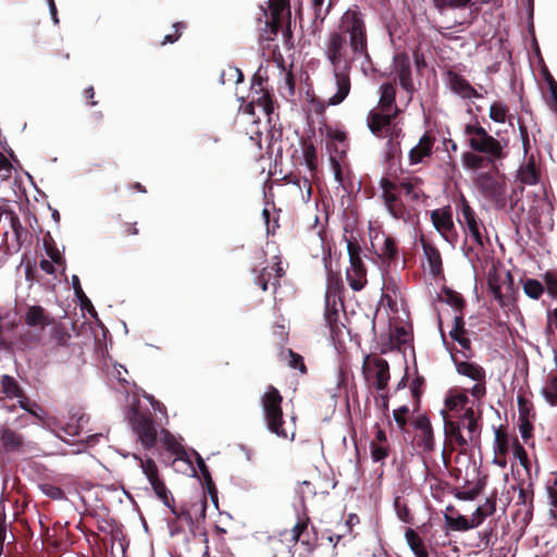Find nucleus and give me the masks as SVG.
I'll return each instance as SVG.
<instances>
[{
  "label": "nucleus",
  "mask_w": 557,
  "mask_h": 557,
  "mask_svg": "<svg viewBox=\"0 0 557 557\" xmlns=\"http://www.w3.org/2000/svg\"><path fill=\"white\" fill-rule=\"evenodd\" d=\"M385 208L394 219L398 220L404 218L405 208L399 201L388 203Z\"/></svg>",
  "instance_id": "6e6d98bb"
},
{
  "label": "nucleus",
  "mask_w": 557,
  "mask_h": 557,
  "mask_svg": "<svg viewBox=\"0 0 557 557\" xmlns=\"http://www.w3.org/2000/svg\"><path fill=\"white\" fill-rule=\"evenodd\" d=\"M282 400L280 392L275 387L269 386L261 397V405L268 430L278 437L287 438L288 434L283 428Z\"/></svg>",
  "instance_id": "f03ea898"
},
{
  "label": "nucleus",
  "mask_w": 557,
  "mask_h": 557,
  "mask_svg": "<svg viewBox=\"0 0 557 557\" xmlns=\"http://www.w3.org/2000/svg\"><path fill=\"white\" fill-rule=\"evenodd\" d=\"M352 60H346L342 67L332 69L333 81L336 87V92L331 96L326 104L330 107L338 106L348 97L351 88L350 70Z\"/></svg>",
  "instance_id": "1a4fd4ad"
},
{
  "label": "nucleus",
  "mask_w": 557,
  "mask_h": 557,
  "mask_svg": "<svg viewBox=\"0 0 557 557\" xmlns=\"http://www.w3.org/2000/svg\"><path fill=\"white\" fill-rule=\"evenodd\" d=\"M394 72L397 75L399 85L411 98L414 86L411 76V62L406 53H398L394 57Z\"/></svg>",
  "instance_id": "f8f14e48"
},
{
  "label": "nucleus",
  "mask_w": 557,
  "mask_h": 557,
  "mask_svg": "<svg viewBox=\"0 0 557 557\" xmlns=\"http://www.w3.org/2000/svg\"><path fill=\"white\" fill-rule=\"evenodd\" d=\"M460 210L461 218H459V223H465L474 242L478 245L483 246V238L480 232V225L476 220L475 212L470 207L469 202L465 199V197L461 198Z\"/></svg>",
  "instance_id": "ddd939ff"
},
{
  "label": "nucleus",
  "mask_w": 557,
  "mask_h": 557,
  "mask_svg": "<svg viewBox=\"0 0 557 557\" xmlns=\"http://www.w3.org/2000/svg\"><path fill=\"white\" fill-rule=\"evenodd\" d=\"M371 458L374 462H380L385 459L388 455L387 449L381 445L371 443Z\"/></svg>",
  "instance_id": "864d4df0"
},
{
  "label": "nucleus",
  "mask_w": 557,
  "mask_h": 557,
  "mask_svg": "<svg viewBox=\"0 0 557 557\" xmlns=\"http://www.w3.org/2000/svg\"><path fill=\"white\" fill-rule=\"evenodd\" d=\"M460 425L467 429L470 442L473 441L475 434L479 432V424L473 408H467L465 410L461 416Z\"/></svg>",
  "instance_id": "c756f323"
},
{
  "label": "nucleus",
  "mask_w": 557,
  "mask_h": 557,
  "mask_svg": "<svg viewBox=\"0 0 557 557\" xmlns=\"http://www.w3.org/2000/svg\"><path fill=\"white\" fill-rule=\"evenodd\" d=\"M24 322L29 327L44 330L46 326L52 325V318L46 313L41 306H30L25 312Z\"/></svg>",
  "instance_id": "f3484780"
},
{
  "label": "nucleus",
  "mask_w": 557,
  "mask_h": 557,
  "mask_svg": "<svg viewBox=\"0 0 557 557\" xmlns=\"http://www.w3.org/2000/svg\"><path fill=\"white\" fill-rule=\"evenodd\" d=\"M525 295L532 299H539L544 292L543 285L534 278H528L523 283Z\"/></svg>",
  "instance_id": "e433bc0d"
},
{
  "label": "nucleus",
  "mask_w": 557,
  "mask_h": 557,
  "mask_svg": "<svg viewBox=\"0 0 557 557\" xmlns=\"http://www.w3.org/2000/svg\"><path fill=\"white\" fill-rule=\"evenodd\" d=\"M234 81L235 84H239L244 82V74L242 70L235 66H228L226 70H223L221 72L219 82L222 85H225L226 83Z\"/></svg>",
  "instance_id": "c9c22d12"
},
{
  "label": "nucleus",
  "mask_w": 557,
  "mask_h": 557,
  "mask_svg": "<svg viewBox=\"0 0 557 557\" xmlns=\"http://www.w3.org/2000/svg\"><path fill=\"white\" fill-rule=\"evenodd\" d=\"M461 429L460 422L457 421H449L445 423V430L448 432L451 436H455V434L459 433Z\"/></svg>",
  "instance_id": "0e129e2a"
},
{
  "label": "nucleus",
  "mask_w": 557,
  "mask_h": 557,
  "mask_svg": "<svg viewBox=\"0 0 557 557\" xmlns=\"http://www.w3.org/2000/svg\"><path fill=\"white\" fill-rule=\"evenodd\" d=\"M508 109L506 104L494 102L490 107V117L496 123H504L506 121Z\"/></svg>",
  "instance_id": "ea45409f"
},
{
  "label": "nucleus",
  "mask_w": 557,
  "mask_h": 557,
  "mask_svg": "<svg viewBox=\"0 0 557 557\" xmlns=\"http://www.w3.org/2000/svg\"><path fill=\"white\" fill-rule=\"evenodd\" d=\"M133 431L137 434L138 441L145 449H150L157 443V426L153 419L141 414L137 409H133L131 418Z\"/></svg>",
  "instance_id": "6e6552de"
},
{
  "label": "nucleus",
  "mask_w": 557,
  "mask_h": 557,
  "mask_svg": "<svg viewBox=\"0 0 557 557\" xmlns=\"http://www.w3.org/2000/svg\"><path fill=\"white\" fill-rule=\"evenodd\" d=\"M446 76L450 89L459 97L463 99H473L482 97L460 74L453 71H448Z\"/></svg>",
  "instance_id": "4468645a"
},
{
  "label": "nucleus",
  "mask_w": 557,
  "mask_h": 557,
  "mask_svg": "<svg viewBox=\"0 0 557 557\" xmlns=\"http://www.w3.org/2000/svg\"><path fill=\"white\" fill-rule=\"evenodd\" d=\"M287 354L289 356V366L293 369H299L301 372H306V366L304 363L302 357L290 349H287Z\"/></svg>",
  "instance_id": "5fc2aeb1"
},
{
  "label": "nucleus",
  "mask_w": 557,
  "mask_h": 557,
  "mask_svg": "<svg viewBox=\"0 0 557 557\" xmlns=\"http://www.w3.org/2000/svg\"><path fill=\"white\" fill-rule=\"evenodd\" d=\"M423 253L428 260L430 273L433 276L438 275L442 272V257L436 247L425 240H421Z\"/></svg>",
  "instance_id": "6ab92c4d"
},
{
  "label": "nucleus",
  "mask_w": 557,
  "mask_h": 557,
  "mask_svg": "<svg viewBox=\"0 0 557 557\" xmlns=\"http://www.w3.org/2000/svg\"><path fill=\"white\" fill-rule=\"evenodd\" d=\"M485 394V385L478 382L471 388V395L475 398H481Z\"/></svg>",
  "instance_id": "338daca9"
},
{
  "label": "nucleus",
  "mask_w": 557,
  "mask_h": 557,
  "mask_svg": "<svg viewBox=\"0 0 557 557\" xmlns=\"http://www.w3.org/2000/svg\"><path fill=\"white\" fill-rule=\"evenodd\" d=\"M39 488L42 492V494H45L46 496H48L51 499H54V500L65 499V493L59 486L45 483V484L39 485Z\"/></svg>",
  "instance_id": "a19ab883"
},
{
  "label": "nucleus",
  "mask_w": 557,
  "mask_h": 557,
  "mask_svg": "<svg viewBox=\"0 0 557 557\" xmlns=\"http://www.w3.org/2000/svg\"><path fill=\"white\" fill-rule=\"evenodd\" d=\"M469 401V397L465 393L450 395L445 399V406L449 410H456L459 407L463 408Z\"/></svg>",
  "instance_id": "58836bf2"
},
{
  "label": "nucleus",
  "mask_w": 557,
  "mask_h": 557,
  "mask_svg": "<svg viewBox=\"0 0 557 557\" xmlns=\"http://www.w3.org/2000/svg\"><path fill=\"white\" fill-rule=\"evenodd\" d=\"M0 383L2 393H4L7 397L18 398V400L25 397L22 387L18 385V383L13 376L9 374H3L1 376Z\"/></svg>",
  "instance_id": "a878e982"
},
{
  "label": "nucleus",
  "mask_w": 557,
  "mask_h": 557,
  "mask_svg": "<svg viewBox=\"0 0 557 557\" xmlns=\"http://www.w3.org/2000/svg\"><path fill=\"white\" fill-rule=\"evenodd\" d=\"M133 457L140 462V468L149 481L152 490L157 497L162 502V504L170 508L174 515H177L174 508V498L171 495V492L166 488L164 483L158 476V468L156 462L152 459L143 460L137 455L133 454Z\"/></svg>",
  "instance_id": "423d86ee"
},
{
  "label": "nucleus",
  "mask_w": 557,
  "mask_h": 557,
  "mask_svg": "<svg viewBox=\"0 0 557 557\" xmlns=\"http://www.w3.org/2000/svg\"><path fill=\"white\" fill-rule=\"evenodd\" d=\"M434 138L425 133L418 144L409 151V159L411 164H418L423 161L425 157L431 156Z\"/></svg>",
  "instance_id": "a211bd4d"
},
{
  "label": "nucleus",
  "mask_w": 557,
  "mask_h": 557,
  "mask_svg": "<svg viewBox=\"0 0 557 557\" xmlns=\"http://www.w3.org/2000/svg\"><path fill=\"white\" fill-rule=\"evenodd\" d=\"M162 434L163 443L166 448L172 450L176 455L177 459L189 462L186 450L176 442L174 435L165 430H162Z\"/></svg>",
  "instance_id": "7c9ffc66"
},
{
  "label": "nucleus",
  "mask_w": 557,
  "mask_h": 557,
  "mask_svg": "<svg viewBox=\"0 0 557 557\" xmlns=\"http://www.w3.org/2000/svg\"><path fill=\"white\" fill-rule=\"evenodd\" d=\"M531 431H532V425L528 421H524V422L521 423V425H520V434H521V437L524 441L530 437Z\"/></svg>",
  "instance_id": "774afa93"
},
{
  "label": "nucleus",
  "mask_w": 557,
  "mask_h": 557,
  "mask_svg": "<svg viewBox=\"0 0 557 557\" xmlns=\"http://www.w3.org/2000/svg\"><path fill=\"white\" fill-rule=\"evenodd\" d=\"M30 443L24 441L16 431L2 426L0 429V453L24 455L28 451Z\"/></svg>",
  "instance_id": "9b49d317"
},
{
  "label": "nucleus",
  "mask_w": 557,
  "mask_h": 557,
  "mask_svg": "<svg viewBox=\"0 0 557 557\" xmlns=\"http://www.w3.org/2000/svg\"><path fill=\"white\" fill-rule=\"evenodd\" d=\"M272 20L280 21L285 13H289V0H269Z\"/></svg>",
  "instance_id": "f704fd0d"
},
{
  "label": "nucleus",
  "mask_w": 557,
  "mask_h": 557,
  "mask_svg": "<svg viewBox=\"0 0 557 557\" xmlns=\"http://www.w3.org/2000/svg\"><path fill=\"white\" fill-rule=\"evenodd\" d=\"M87 421H88V418H86L85 414H81L77 418V423L76 424L70 422L65 426H62L61 431L66 436H71V437L78 436L81 434V431H79L81 426L84 423H87Z\"/></svg>",
  "instance_id": "79ce46f5"
},
{
  "label": "nucleus",
  "mask_w": 557,
  "mask_h": 557,
  "mask_svg": "<svg viewBox=\"0 0 557 557\" xmlns=\"http://www.w3.org/2000/svg\"><path fill=\"white\" fill-rule=\"evenodd\" d=\"M496 510V498H486L483 505H480L471 515V521L474 528L479 527L483 520L492 516Z\"/></svg>",
  "instance_id": "393cba45"
},
{
  "label": "nucleus",
  "mask_w": 557,
  "mask_h": 557,
  "mask_svg": "<svg viewBox=\"0 0 557 557\" xmlns=\"http://www.w3.org/2000/svg\"><path fill=\"white\" fill-rule=\"evenodd\" d=\"M444 521L446 525L454 531L465 532L474 528L471 519H468L466 516L462 515L453 517L449 513H444Z\"/></svg>",
  "instance_id": "cd10ccee"
},
{
  "label": "nucleus",
  "mask_w": 557,
  "mask_h": 557,
  "mask_svg": "<svg viewBox=\"0 0 557 557\" xmlns=\"http://www.w3.org/2000/svg\"><path fill=\"white\" fill-rule=\"evenodd\" d=\"M71 284H72V288L74 290V295L78 300L81 309L86 310L92 318L97 319V317H98L97 311H96L95 307L92 306L90 299L84 293V290L81 286L79 277L76 274L72 275Z\"/></svg>",
  "instance_id": "aec40b11"
},
{
  "label": "nucleus",
  "mask_w": 557,
  "mask_h": 557,
  "mask_svg": "<svg viewBox=\"0 0 557 557\" xmlns=\"http://www.w3.org/2000/svg\"><path fill=\"white\" fill-rule=\"evenodd\" d=\"M304 157H305L306 166L309 169V171L313 172L317 168V162H315L317 156H315V149H314L313 145H307L304 148Z\"/></svg>",
  "instance_id": "de8ad7c7"
},
{
  "label": "nucleus",
  "mask_w": 557,
  "mask_h": 557,
  "mask_svg": "<svg viewBox=\"0 0 557 557\" xmlns=\"http://www.w3.org/2000/svg\"><path fill=\"white\" fill-rule=\"evenodd\" d=\"M483 161H484L483 157L478 156L473 152H465L462 154V162H463L465 166L472 169V170L482 168Z\"/></svg>",
  "instance_id": "a18cd8bd"
},
{
  "label": "nucleus",
  "mask_w": 557,
  "mask_h": 557,
  "mask_svg": "<svg viewBox=\"0 0 557 557\" xmlns=\"http://www.w3.org/2000/svg\"><path fill=\"white\" fill-rule=\"evenodd\" d=\"M347 251L350 268L346 270V280L352 290L359 292L367 283V271L360 257V247L347 240Z\"/></svg>",
  "instance_id": "0eeeda50"
},
{
  "label": "nucleus",
  "mask_w": 557,
  "mask_h": 557,
  "mask_svg": "<svg viewBox=\"0 0 557 557\" xmlns=\"http://www.w3.org/2000/svg\"><path fill=\"white\" fill-rule=\"evenodd\" d=\"M341 28L344 35L349 36L350 50L362 52L368 37L363 15L357 7L344 12L341 18Z\"/></svg>",
  "instance_id": "7ed1b4c3"
},
{
  "label": "nucleus",
  "mask_w": 557,
  "mask_h": 557,
  "mask_svg": "<svg viewBox=\"0 0 557 557\" xmlns=\"http://www.w3.org/2000/svg\"><path fill=\"white\" fill-rule=\"evenodd\" d=\"M409 412L408 406H400L398 409L393 411V418L400 429H404L407 424V413Z\"/></svg>",
  "instance_id": "603ef678"
},
{
  "label": "nucleus",
  "mask_w": 557,
  "mask_h": 557,
  "mask_svg": "<svg viewBox=\"0 0 557 557\" xmlns=\"http://www.w3.org/2000/svg\"><path fill=\"white\" fill-rule=\"evenodd\" d=\"M396 113L397 109L394 114L370 113L368 116V127L370 132L376 137H388L387 144L392 153L396 152V147L398 145L397 139L401 133V131L396 128L393 124Z\"/></svg>",
  "instance_id": "20e7f679"
},
{
  "label": "nucleus",
  "mask_w": 557,
  "mask_h": 557,
  "mask_svg": "<svg viewBox=\"0 0 557 557\" xmlns=\"http://www.w3.org/2000/svg\"><path fill=\"white\" fill-rule=\"evenodd\" d=\"M208 494L210 495L211 502L218 508V491L213 482L206 484Z\"/></svg>",
  "instance_id": "69168bd1"
},
{
  "label": "nucleus",
  "mask_w": 557,
  "mask_h": 557,
  "mask_svg": "<svg viewBox=\"0 0 557 557\" xmlns=\"http://www.w3.org/2000/svg\"><path fill=\"white\" fill-rule=\"evenodd\" d=\"M545 282L548 293L553 297H557V278L550 274H546Z\"/></svg>",
  "instance_id": "bf43d9fd"
},
{
  "label": "nucleus",
  "mask_w": 557,
  "mask_h": 557,
  "mask_svg": "<svg viewBox=\"0 0 557 557\" xmlns=\"http://www.w3.org/2000/svg\"><path fill=\"white\" fill-rule=\"evenodd\" d=\"M541 394L550 406H557V375L548 377L547 386L541 389Z\"/></svg>",
  "instance_id": "72a5a7b5"
},
{
  "label": "nucleus",
  "mask_w": 557,
  "mask_h": 557,
  "mask_svg": "<svg viewBox=\"0 0 557 557\" xmlns=\"http://www.w3.org/2000/svg\"><path fill=\"white\" fill-rule=\"evenodd\" d=\"M325 0H311V10L313 11V22L322 24L331 12L332 1L324 7Z\"/></svg>",
  "instance_id": "2f4dec72"
},
{
  "label": "nucleus",
  "mask_w": 557,
  "mask_h": 557,
  "mask_svg": "<svg viewBox=\"0 0 557 557\" xmlns=\"http://www.w3.org/2000/svg\"><path fill=\"white\" fill-rule=\"evenodd\" d=\"M481 491H482V485L480 483H478L475 486H473L470 490L456 492L455 497L459 500L470 502V500H474L478 497V495L481 493Z\"/></svg>",
  "instance_id": "49530a36"
},
{
  "label": "nucleus",
  "mask_w": 557,
  "mask_h": 557,
  "mask_svg": "<svg viewBox=\"0 0 557 557\" xmlns=\"http://www.w3.org/2000/svg\"><path fill=\"white\" fill-rule=\"evenodd\" d=\"M382 253L387 260H393L397 255L396 245L393 238L386 237L382 247Z\"/></svg>",
  "instance_id": "8fccbe9b"
},
{
  "label": "nucleus",
  "mask_w": 557,
  "mask_h": 557,
  "mask_svg": "<svg viewBox=\"0 0 557 557\" xmlns=\"http://www.w3.org/2000/svg\"><path fill=\"white\" fill-rule=\"evenodd\" d=\"M396 91L393 83H383L380 86V106L382 109L381 114H391V111L395 108Z\"/></svg>",
  "instance_id": "412c9836"
},
{
  "label": "nucleus",
  "mask_w": 557,
  "mask_h": 557,
  "mask_svg": "<svg viewBox=\"0 0 557 557\" xmlns=\"http://www.w3.org/2000/svg\"><path fill=\"white\" fill-rule=\"evenodd\" d=\"M347 39L346 36L339 32H331L324 41L323 53L330 62L332 69L342 67L344 62V54L346 52Z\"/></svg>",
  "instance_id": "9d476101"
},
{
  "label": "nucleus",
  "mask_w": 557,
  "mask_h": 557,
  "mask_svg": "<svg viewBox=\"0 0 557 557\" xmlns=\"http://www.w3.org/2000/svg\"><path fill=\"white\" fill-rule=\"evenodd\" d=\"M173 28L175 29L174 34L166 35L162 41V45L174 44L177 41L181 36V30L185 28V24L183 22L174 23Z\"/></svg>",
  "instance_id": "4d7b16f0"
},
{
  "label": "nucleus",
  "mask_w": 557,
  "mask_h": 557,
  "mask_svg": "<svg viewBox=\"0 0 557 557\" xmlns=\"http://www.w3.org/2000/svg\"><path fill=\"white\" fill-rule=\"evenodd\" d=\"M444 293H445L444 301L447 305H449L450 307H453L454 309H457V310H461L463 308L465 301L460 294L449 290V289H445Z\"/></svg>",
  "instance_id": "c03bdc74"
},
{
  "label": "nucleus",
  "mask_w": 557,
  "mask_h": 557,
  "mask_svg": "<svg viewBox=\"0 0 557 557\" xmlns=\"http://www.w3.org/2000/svg\"><path fill=\"white\" fill-rule=\"evenodd\" d=\"M193 454L195 455L197 467H198L199 471L201 472L205 483L208 484V483L213 482L210 471H209L203 458L196 450H193Z\"/></svg>",
  "instance_id": "09e8293b"
},
{
  "label": "nucleus",
  "mask_w": 557,
  "mask_h": 557,
  "mask_svg": "<svg viewBox=\"0 0 557 557\" xmlns=\"http://www.w3.org/2000/svg\"><path fill=\"white\" fill-rule=\"evenodd\" d=\"M406 542L416 557H429L425 545L418 533L412 529L405 532Z\"/></svg>",
  "instance_id": "bb28decb"
},
{
  "label": "nucleus",
  "mask_w": 557,
  "mask_h": 557,
  "mask_svg": "<svg viewBox=\"0 0 557 557\" xmlns=\"http://www.w3.org/2000/svg\"><path fill=\"white\" fill-rule=\"evenodd\" d=\"M307 529V522L305 521H298L293 530H292V533H293V536H292V540L295 541V542H298L299 539H300V535L302 534V532Z\"/></svg>",
  "instance_id": "052dcab7"
},
{
  "label": "nucleus",
  "mask_w": 557,
  "mask_h": 557,
  "mask_svg": "<svg viewBox=\"0 0 557 557\" xmlns=\"http://www.w3.org/2000/svg\"><path fill=\"white\" fill-rule=\"evenodd\" d=\"M394 509H395V512H396V516L398 517V519L405 523H410L412 518L410 516V512H409V509L407 507V505L405 504H401L400 502V497H395L394 499Z\"/></svg>",
  "instance_id": "37998d69"
},
{
  "label": "nucleus",
  "mask_w": 557,
  "mask_h": 557,
  "mask_svg": "<svg viewBox=\"0 0 557 557\" xmlns=\"http://www.w3.org/2000/svg\"><path fill=\"white\" fill-rule=\"evenodd\" d=\"M431 221L435 230L446 240L450 242L449 233L454 230L451 212L446 209H436L431 212Z\"/></svg>",
  "instance_id": "2eb2a0df"
},
{
  "label": "nucleus",
  "mask_w": 557,
  "mask_h": 557,
  "mask_svg": "<svg viewBox=\"0 0 557 557\" xmlns=\"http://www.w3.org/2000/svg\"><path fill=\"white\" fill-rule=\"evenodd\" d=\"M413 426L416 430L420 431L419 445L422 446L425 451H432L435 443L430 419L425 416H420L414 420Z\"/></svg>",
  "instance_id": "dca6fc26"
},
{
  "label": "nucleus",
  "mask_w": 557,
  "mask_h": 557,
  "mask_svg": "<svg viewBox=\"0 0 557 557\" xmlns=\"http://www.w3.org/2000/svg\"><path fill=\"white\" fill-rule=\"evenodd\" d=\"M518 178L524 185H535L537 183V170L533 160L520 166Z\"/></svg>",
  "instance_id": "c85d7f7f"
},
{
  "label": "nucleus",
  "mask_w": 557,
  "mask_h": 557,
  "mask_svg": "<svg viewBox=\"0 0 557 557\" xmlns=\"http://www.w3.org/2000/svg\"><path fill=\"white\" fill-rule=\"evenodd\" d=\"M275 271V280L272 282V286L274 288V290H276L277 286H278V278L281 276L284 275V271L283 269L280 267L278 263H276V267L275 269L272 268L271 270H269L268 268H263L261 273L258 274L256 277H255V283L257 285H259L261 287L262 290H267L268 289V284H269V281L271 280L272 277V271Z\"/></svg>",
  "instance_id": "b1692460"
},
{
  "label": "nucleus",
  "mask_w": 557,
  "mask_h": 557,
  "mask_svg": "<svg viewBox=\"0 0 557 557\" xmlns=\"http://www.w3.org/2000/svg\"><path fill=\"white\" fill-rule=\"evenodd\" d=\"M18 407L34 416L39 420H44V410L36 403H30L29 399L25 396L23 399L18 400Z\"/></svg>",
  "instance_id": "4c0bfd02"
},
{
  "label": "nucleus",
  "mask_w": 557,
  "mask_h": 557,
  "mask_svg": "<svg viewBox=\"0 0 557 557\" xmlns=\"http://www.w3.org/2000/svg\"><path fill=\"white\" fill-rule=\"evenodd\" d=\"M51 337L58 346L66 347L71 338L67 327L62 323H53L51 329Z\"/></svg>",
  "instance_id": "473e14b6"
},
{
  "label": "nucleus",
  "mask_w": 557,
  "mask_h": 557,
  "mask_svg": "<svg viewBox=\"0 0 557 557\" xmlns=\"http://www.w3.org/2000/svg\"><path fill=\"white\" fill-rule=\"evenodd\" d=\"M515 456L519 459L521 466L529 472V460L525 449L520 445L517 444L515 446Z\"/></svg>",
  "instance_id": "13d9d810"
},
{
  "label": "nucleus",
  "mask_w": 557,
  "mask_h": 557,
  "mask_svg": "<svg viewBox=\"0 0 557 557\" xmlns=\"http://www.w3.org/2000/svg\"><path fill=\"white\" fill-rule=\"evenodd\" d=\"M375 368V387L377 391L386 388L389 380V366L383 358H376L373 361Z\"/></svg>",
  "instance_id": "5701e85b"
},
{
  "label": "nucleus",
  "mask_w": 557,
  "mask_h": 557,
  "mask_svg": "<svg viewBox=\"0 0 557 557\" xmlns=\"http://www.w3.org/2000/svg\"><path fill=\"white\" fill-rule=\"evenodd\" d=\"M11 173V164L0 152V176L8 178Z\"/></svg>",
  "instance_id": "680f3d73"
},
{
  "label": "nucleus",
  "mask_w": 557,
  "mask_h": 557,
  "mask_svg": "<svg viewBox=\"0 0 557 557\" xmlns=\"http://www.w3.org/2000/svg\"><path fill=\"white\" fill-rule=\"evenodd\" d=\"M546 82H547V85H548V88H549L550 97L554 100V102L557 104V83L553 78L552 75H548L546 77Z\"/></svg>",
  "instance_id": "e2e57ef3"
},
{
  "label": "nucleus",
  "mask_w": 557,
  "mask_h": 557,
  "mask_svg": "<svg viewBox=\"0 0 557 557\" xmlns=\"http://www.w3.org/2000/svg\"><path fill=\"white\" fill-rule=\"evenodd\" d=\"M455 364H456V370L460 375L467 376L476 382L484 381L485 370L481 366H479L476 363H472V362H467V361H460V362L455 361Z\"/></svg>",
  "instance_id": "4be33fe9"
},
{
  "label": "nucleus",
  "mask_w": 557,
  "mask_h": 557,
  "mask_svg": "<svg viewBox=\"0 0 557 557\" xmlns=\"http://www.w3.org/2000/svg\"><path fill=\"white\" fill-rule=\"evenodd\" d=\"M465 133L470 135L469 146L473 151L484 153L486 160L494 164L496 161L505 158V145L491 136L486 129L480 125L467 124Z\"/></svg>",
  "instance_id": "f257e3e1"
},
{
  "label": "nucleus",
  "mask_w": 557,
  "mask_h": 557,
  "mask_svg": "<svg viewBox=\"0 0 557 557\" xmlns=\"http://www.w3.org/2000/svg\"><path fill=\"white\" fill-rule=\"evenodd\" d=\"M354 57H352V61L357 58H362V63H361V71L366 74L367 73V67L369 65H371L372 63V60H371V57H370V53L368 51V41L364 42V48H363V51L362 52H356V51H351Z\"/></svg>",
  "instance_id": "3c124183"
},
{
  "label": "nucleus",
  "mask_w": 557,
  "mask_h": 557,
  "mask_svg": "<svg viewBox=\"0 0 557 557\" xmlns=\"http://www.w3.org/2000/svg\"><path fill=\"white\" fill-rule=\"evenodd\" d=\"M480 193L493 202L496 209H504L507 203L506 184L487 172L480 173L475 178Z\"/></svg>",
  "instance_id": "39448f33"
}]
</instances>
